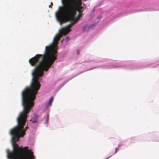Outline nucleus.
<instances>
[{
    "mask_svg": "<svg viewBox=\"0 0 159 159\" xmlns=\"http://www.w3.org/2000/svg\"><path fill=\"white\" fill-rule=\"evenodd\" d=\"M67 9L59 7L58 10L56 13L57 20L61 25L67 21L71 23L62 28L61 32L54 37L52 43L45 47L44 54H37L29 59V62L32 66H36L39 62L38 65L34 69L33 73V78H39L43 75V71H47L51 67L55 61L57 59V51L55 49L57 46L58 42L63 34L66 35L70 31V29L75 24L77 23L83 14V12L78 11L79 14L76 17V11L73 17H71L67 12Z\"/></svg>",
    "mask_w": 159,
    "mask_h": 159,
    "instance_id": "nucleus-1",
    "label": "nucleus"
},
{
    "mask_svg": "<svg viewBox=\"0 0 159 159\" xmlns=\"http://www.w3.org/2000/svg\"><path fill=\"white\" fill-rule=\"evenodd\" d=\"M82 0H62L63 6L60 8L67 9V12L71 17L75 14V11L83 12L84 7L82 6Z\"/></svg>",
    "mask_w": 159,
    "mask_h": 159,
    "instance_id": "nucleus-2",
    "label": "nucleus"
},
{
    "mask_svg": "<svg viewBox=\"0 0 159 159\" xmlns=\"http://www.w3.org/2000/svg\"><path fill=\"white\" fill-rule=\"evenodd\" d=\"M152 63H150L145 65H140L138 67L139 68H144L148 67H156V66H152Z\"/></svg>",
    "mask_w": 159,
    "mask_h": 159,
    "instance_id": "nucleus-3",
    "label": "nucleus"
},
{
    "mask_svg": "<svg viewBox=\"0 0 159 159\" xmlns=\"http://www.w3.org/2000/svg\"><path fill=\"white\" fill-rule=\"evenodd\" d=\"M38 118V116L37 115H34L30 120V121H32L33 123L37 122Z\"/></svg>",
    "mask_w": 159,
    "mask_h": 159,
    "instance_id": "nucleus-4",
    "label": "nucleus"
},
{
    "mask_svg": "<svg viewBox=\"0 0 159 159\" xmlns=\"http://www.w3.org/2000/svg\"><path fill=\"white\" fill-rule=\"evenodd\" d=\"M148 9H146V8H142V9H138L136 11H148Z\"/></svg>",
    "mask_w": 159,
    "mask_h": 159,
    "instance_id": "nucleus-5",
    "label": "nucleus"
},
{
    "mask_svg": "<svg viewBox=\"0 0 159 159\" xmlns=\"http://www.w3.org/2000/svg\"><path fill=\"white\" fill-rule=\"evenodd\" d=\"M53 97H52L50 98V99L49 101V105L51 104V103H52V102L53 101Z\"/></svg>",
    "mask_w": 159,
    "mask_h": 159,
    "instance_id": "nucleus-6",
    "label": "nucleus"
},
{
    "mask_svg": "<svg viewBox=\"0 0 159 159\" xmlns=\"http://www.w3.org/2000/svg\"><path fill=\"white\" fill-rule=\"evenodd\" d=\"M49 119V114H48L47 115V118L46 119V121L45 122V123H46V124H47L48 123V121Z\"/></svg>",
    "mask_w": 159,
    "mask_h": 159,
    "instance_id": "nucleus-7",
    "label": "nucleus"
},
{
    "mask_svg": "<svg viewBox=\"0 0 159 159\" xmlns=\"http://www.w3.org/2000/svg\"><path fill=\"white\" fill-rule=\"evenodd\" d=\"M77 53L78 54H80V50L79 49H78L77 51Z\"/></svg>",
    "mask_w": 159,
    "mask_h": 159,
    "instance_id": "nucleus-8",
    "label": "nucleus"
},
{
    "mask_svg": "<svg viewBox=\"0 0 159 159\" xmlns=\"http://www.w3.org/2000/svg\"><path fill=\"white\" fill-rule=\"evenodd\" d=\"M115 149H116V150L115 152L114 153H115L117 152L118 150V148H116Z\"/></svg>",
    "mask_w": 159,
    "mask_h": 159,
    "instance_id": "nucleus-9",
    "label": "nucleus"
},
{
    "mask_svg": "<svg viewBox=\"0 0 159 159\" xmlns=\"http://www.w3.org/2000/svg\"><path fill=\"white\" fill-rule=\"evenodd\" d=\"M66 41H69V38L68 37H66Z\"/></svg>",
    "mask_w": 159,
    "mask_h": 159,
    "instance_id": "nucleus-10",
    "label": "nucleus"
},
{
    "mask_svg": "<svg viewBox=\"0 0 159 159\" xmlns=\"http://www.w3.org/2000/svg\"><path fill=\"white\" fill-rule=\"evenodd\" d=\"M87 27V26H84V30H85V29Z\"/></svg>",
    "mask_w": 159,
    "mask_h": 159,
    "instance_id": "nucleus-11",
    "label": "nucleus"
},
{
    "mask_svg": "<svg viewBox=\"0 0 159 159\" xmlns=\"http://www.w3.org/2000/svg\"><path fill=\"white\" fill-rule=\"evenodd\" d=\"M95 11V9L94 8L93 10V12H94Z\"/></svg>",
    "mask_w": 159,
    "mask_h": 159,
    "instance_id": "nucleus-12",
    "label": "nucleus"
},
{
    "mask_svg": "<svg viewBox=\"0 0 159 159\" xmlns=\"http://www.w3.org/2000/svg\"><path fill=\"white\" fill-rule=\"evenodd\" d=\"M51 4H52H52H53V3H52V2L51 3Z\"/></svg>",
    "mask_w": 159,
    "mask_h": 159,
    "instance_id": "nucleus-13",
    "label": "nucleus"
},
{
    "mask_svg": "<svg viewBox=\"0 0 159 159\" xmlns=\"http://www.w3.org/2000/svg\"><path fill=\"white\" fill-rule=\"evenodd\" d=\"M155 10H158V9H155Z\"/></svg>",
    "mask_w": 159,
    "mask_h": 159,
    "instance_id": "nucleus-14",
    "label": "nucleus"
},
{
    "mask_svg": "<svg viewBox=\"0 0 159 159\" xmlns=\"http://www.w3.org/2000/svg\"><path fill=\"white\" fill-rule=\"evenodd\" d=\"M96 25H93V26Z\"/></svg>",
    "mask_w": 159,
    "mask_h": 159,
    "instance_id": "nucleus-15",
    "label": "nucleus"
}]
</instances>
